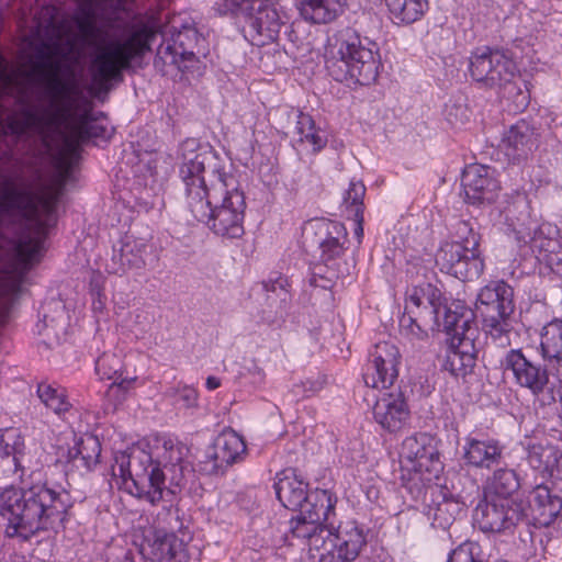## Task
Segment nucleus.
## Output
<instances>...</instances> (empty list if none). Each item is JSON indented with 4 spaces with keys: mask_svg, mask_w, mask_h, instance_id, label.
Masks as SVG:
<instances>
[{
    "mask_svg": "<svg viewBox=\"0 0 562 562\" xmlns=\"http://www.w3.org/2000/svg\"><path fill=\"white\" fill-rule=\"evenodd\" d=\"M210 150L198 148L195 139L182 144L180 177L184 186L186 204L196 221L204 223L216 235L238 238L244 234L246 202L235 176L213 172L209 188L206 167L211 166Z\"/></svg>",
    "mask_w": 562,
    "mask_h": 562,
    "instance_id": "nucleus-1",
    "label": "nucleus"
},
{
    "mask_svg": "<svg viewBox=\"0 0 562 562\" xmlns=\"http://www.w3.org/2000/svg\"><path fill=\"white\" fill-rule=\"evenodd\" d=\"M159 26L153 14L135 22L119 19L80 22L82 40L90 49L88 71L91 82L88 91L94 97L106 93L111 82L121 80L123 70L130 68L134 59L150 50Z\"/></svg>",
    "mask_w": 562,
    "mask_h": 562,
    "instance_id": "nucleus-2",
    "label": "nucleus"
},
{
    "mask_svg": "<svg viewBox=\"0 0 562 562\" xmlns=\"http://www.w3.org/2000/svg\"><path fill=\"white\" fill-rule=\"evenodd\" d=\"M148 447L149 451L134 447L128 451L116 452L112 476L120 488L156 504L162 499L166 490L165 470L171 474V484H181L188 449L179 441L164 436L153 437Z\"/></svg>",
    "mask_w": 562,
    "mask_h": 562,
    "instance_id": "nucleus-3",
    "label": "nucleus"
},
{
    "mask_svg": "<svg viewBox=\"0 0 562 562\" xmlns=\"http://www.w3.org/2000/svg\"><path fill=\"white\" fill-rule=\"evenodd\" d=\"M71 507L66 491L43 486L29 490L8 487L0 494V515L7 521L9 537L29 539L40 530L57 531Z\"/></svg>",
    "mask_w": 562,
    "mask_h": 562,
    "instance_id": "nucleus-4",
    "label": "nucleus"
},
{
    "mask_svg": "<svg viewBox=\"0 0 562 562\" xmlns=\"http://www.w3.org/2000/svg\"><path fill=\"white\" fill-rule=\"evenodd\" d=\"M291 530L294 537L307 539L311 562H352L367 544V536L355 520L329 528L300 514Z\"/></svg>",
    "mask_w": 562,
    "mask_h": 562,
    "instance_id": "nucleus-5",
    "label": "nucleus"
},
{
    "mask_svg": "<svg viewBox=\"0 0 562 562\" xmlns=\"http://www.w3.org/2000/svg\"><path fill=\"white\" fill-rule=\"evenodd\" d=\"M334 40L333 58L327 61L333 78L362 86L374 82L381 66L376 44L351 29L339 31Z\"/></svg>",
    "mask_w": 562,
    "mask_h": 562,
    "instance_id": "nucleus-6",
    "label": "nucleus"
},
{
    "mask_svg": "<svg viewBox=\"0 0 562 562\" xmlns=\"http://www.w3.org/2000/svg\"><path fill=\"white\" fill-rule=\"evenodd\" d=\"M47 234H0V313L20 292L27 271L40 261Z\"/></svg>",
    "mask_w": 562,
    "mask_h": 562,
    "instance_id": "nucleus-7",
    "label": "nucleus"
},
{
    "mask_svg": "<svg viewBox=\"0 0 562 562\" xmlns=\"http://www.w3.org/2000/svg\"><path fill=\"white\" fill-rule=\"evenodd\" d=\"M514 291L504 281H492L481 289L476 310L485 333L499 346L509 345V317L514 312Z\"/></svg>",
    "mask_w": 562,
    "mask_h": 562,
    "instance_id": "nucleus-8",
    "label": "nucleus"
},
{
    "mask_svg": "<svg viewBox=\"0 0 562 562\" xmlns=\"http://www.w3.org/2000/svg\"><path fill=\"white\" fill-rule=\"evenodd\" d=\"M400 462L403 470L418 475L422 482H431L441 470L434 439L427 434L414 435L403 441Z\"/></svg>",
    "mask_w": 562,
    "mask_h": 562,
    "instance_id": "nucleus-9",
    "label": "nucleus"
},
{
    "mask_svg": "<svg viewBox=\"0 0 562 562\" xmlns=\"http://www.w3.org/2000/svg\"><path fill=\"white\" fill-rule=\"evenodd\" d=\"M469 71L473 80L484 87L499 88L514 79L517 67L503 50L485 48L471 55Z\"/></svg>",
    "mask_w": 562,
    "mask_h": 562,
    "instance_id": "nucleus-10",
    "label": "nucleus"
},
{
    "mask_svg": "<svg viewBox=\"0 0 562 562\" xmlns=\"http://www.w3.org/2000/svg\"><path fill=\"white\" fill-rule=\"evenodd\" d=\"M525 517V509L515 498H495L483 495L477 503L473 519L484 532H502L518 525Z\"/></svg>",
    "mask_w": 562,
    "mask_h": 562,
    "instance_id": "nucleus-11",
    "label": "nucleus"
},
{
    "mask_svg": "<svg viewBox=\"0 0 562 562\" xmlns=\"http://www.w3.org/2000/svg\"><path fill=\"white\" fill-rule=\"evenodd\" d=\"M504 367L512 371L518 385L528 389L540 402L543 404L555 402L558 392L549 380L547 369L528 360L520 350L508 351Z\"/></svg>",
    "mask_w": 562,
    "mask_h": 562,
    "instance_id": "nucleus-12",
    "label": "nucleus"
},
{
    "mask_svg": "<svg viewBox=\"0 0 562 562\" xmlns=\"http://www.w3.org/2000/svg\"><path fill=\"white\" fill-rule=\"evenodd\" d=\"M435 260L441 271L462 281L477 279L484 270L480 251H468L460 244L450 241L440 246Z\"/></svg>",
    "mask_w": 562,
    "mask_h": 562,
    "instance_id": "nucleus-13",
    "label": "nucleus"
},
{
    "mask_svg": "<svg viewBox=\"0 0 562 562\" xmlns=\"http://www.w3.org/2000/svg\"><path fill=\"white\" fill-rule=\"evenodd\" d=\"M371 358V364L363 375L366 385L373 389L390 387L398 375L401 361L398 348L390 341L378 342Z\"/></svg>",
    "mask_w": 562,
    "mask_h": 562,
    "instance_id": "nucleus-14",
    "label": "nucleus"
},
{
    "mask_svg": "<svg viewBox=\"0 0 562 562\" xmlns=\"http://www.w3.org/2000/svg\"><path fill=\"white\" fill-rule=\"evenodd\" d=\"M462 187L468 203L482 204L493 202L499 190V183L490 167L468 166L462 173Z\"/></svg>",
    "mask_w": 562,
    "mask_h": 562,
    "instance_id": "nucleus-15",
    "label": "nucleus"
},
{
    "mask_svg": "<svg viewBox=\"0 0 562 562\" xmlns=\"http://www.w3.org/2000/svg\"><path fill=\"white\" fill-rule=\"evenodd\" d=\"M479 336V328H471L462 338H450L443 363L445 370L456 378H464L471 373L476 363Z\"/></svg>",
    "mask_w": 562,
    "mask_h": 562,
    "instance_id": "nucleus-16",
    "label": "nucleus"
},
{
    "mask_svg": "<svg viewBox=\"0 0 562 562\" xmlns=\"http://www.w3.org/2000/svg\"><path fill=\"white\" fill-rule=\"evenodd\" d=\"M246 452V443L241 436L228 429L220 434L212 451L207 453L204 470L209 473L223 472Z\"/></svg>",
    "mask_w": 562,
    "mask_h": 562,
    "instance_id": "nucleus-17",
    "label": "nucleus"
},
{
    "mask_svg": "<svg viewBox=\"0 0 562 562\" xmlns=\"http://www.w3.org/2000/svg\"><path fill=\"white\" fill-rule=\"evenodd\" d=\"M199 40L195 29L184 27L173 37L172 44L158 47L155 65L157 66L161 61L164 65H176L179 69L187 68V65H182V63L195 58L194 48Z\"/></svg>",
    "mask_w": 562,
    "mask_h": 562,
    "instance_id": "nucleus-18",
    "label": "nucleus"
},
{
    "mask_svg": "<svg viewBox=\"0 0 562 562\" xmlns=\"http://www.w3.org/2000/svg\"><path fill=\"white\" fill-rule=\"evenodd\" d=\"M504 446L494 438L467 437L463 445V460L467 465L490 470L501 463Z\"/></svg>",
    "mask_w": 562,
    "mask_h": 562,
    "instance_id": "nucleus-19",
    "label": "nucleus"
},
{
    "mask_svg": "<svg viewBox=\"0 0 562 562\" xmlns=\"http://www.w3.org/2000/svg\"><path fill=\"white\" fill-rule=\"evenodd\" d=\"M373 416L390 432L403 429L408 422L409 411L402 393H386L378 398L373 406Z\"/></svg>",
    "mask_w": 562,
    "mask_h": 562,
    "instance_id": "nucleus-20",
    "label": "nucleus"
},
{
    "mask_svg": "<svg viewBox=\"0 0 562 562\" xmlns=\"http://www.w3.org/2000/svg\"><path fill=\"white\" fill-rule=\"evenodd\" d=\"M246 19L250 30L261 37V44L274 41L283 24L277 5L269 0H255Z\"/></svg>",
    "mask_w": 562,
    "mask_h": 562,
    "instance_id": "nucleus-21",
    "label": "nucleus"
},
{
    "mask_svg": "<svg viewBox=\"0 0 562 562\" xmlns=\"http://www.w3.org/2000/svg\"><path fill=\"white\" fill-rule=\"evenodd\" d=\"M502 142L505 155L513 161H520L538 147V134L533 126L521 120L510 126Z\"/></svg>",
    "mask_w": 562,
    "mask_h": 562,
    "instance_id": "nucleus-22",
    "label": "nucleus"
},
{
    "mask_svg": "<svg viewBox=\"0 0 562 562\" xmlns=\"http://www.w3.org/2000/svg\"><path fill=\"white\" fill-rule=\"evenodd\" d=\"M440 291L430 283L412 286L406 292L405 311L416 313L424 325L430 318H438L440 312Z\"/></svg>",
    "mask_w": 562,
    "mask_h": 562,
    "instance_id": "nucleus-23",
    "label": "nucleus"
},
{
    "mask_svg": "<svg viewBox=\"0 0 562 562\" xmlns=\"http://www.w3.org/2000/svg\"><path fill=\"white\" fill-rule=\"evenodd\" d=\"M426 325L451 334V338H462L471 328H477L475 322L472 319L471 311L465 310L459 304H456L454 308H452V305L447 306L440 304L438 318H430Z\"/></svg>",
    "mask_w": 562,
    "mask_h": 562,
    "instance_id": "nucleus-24",
    "label": "nucleus"
},
{
    "mask_svg": "<svg viewBox=\"0 0 562 562\" xmlns=\"http://www.w3.org/2000/svg\"><path fill=\"white\" fill-rule=\"evenodd\" d=\"M528 503L535 522L542 527L551 525L562 509V499L544 485H537L530 492Z\"/></svg>",
    "mask_w": 562,
    "mask_h": 562,
    "instance_id": "nucleus-25",
    "label": "nucleus"
},
{
    "mask_svg": "<svg viewBox=\"0 0 562 562\" xmlns=\"http://www.w3.org/2000/svg\"><path fill=\"white\" fill-rule=\"evenodd\" d=\"M506 223L519 244H531L535 232L541 228L531 215L530 206L525 199L516 201L506 213Z\"/></svg>",
    "mask_w": 562,
    "mask_h": 562,
    "instance_id": "nucleus-26",
    "label": "nucleus"
},
{
    "mask_svg": "<svg viewBox=\"0 0 562 562\" xmlns=\"http://www.w3.org/2000/svg\"><path fill=\"white\" fill-rule=\"evenodd\" d=\"M307 484L293 470H284L278 474L274 490L280 503L291 510H299L306 499Z\"/></svg>",
    "mask_w": 562,
    "mask_h": 562,
    "instance_id": "nucleus-27",
    "label": "nucleus"
},
{
    "mask_svg": "<svg viewBox=\"0 0 562 562\" xmlns=\"http://www.w3.org/2000/svg\"><path fill=\"white\" fill-rule=\"evenodd\" d=\"M101 443L93 435H85L76 440L64 456L66 462L79 473L91 471L99 462Z\"/></svg>",
    "mask_w": 562,
    "mask_h": 562,
    "instance_id": "nucleus-28",
    "label": "nucleus"
},
{
    "mask_svg": "<svg viewBox=\"0 0 562 562\" xmlns=\"http://www.w3.org/2000/svg\"><path fill=\"white\" fill-rule=\"evenodd\" d=\"M347 0H299L301 16L314 24H327L344 13Z\"/></svg>",
    "mask_w": 562,
    "mask_h": 562,
    "instance_id": "nucleus-29",
    "label": "nucleus"
},
{
    "mask_svg": "<svg viewBox=\"0 0 562 562\" xmlns=\"http://www.w3.org/2000/svg\"><path fill=\"white\" fill-rule=\"evenodd\" d=\"M296 147L299 151L308 154H317L327 144V137L324 131L315 126V122L311 115L300 113L296 121Z\"/></svg>",
    "mask_w": 562,
    "mask_h": 562,
    "instance_id": "nucleus-30",
    "label": "nucleus"
},
{
    "mask_svg": "<svg viewBox=\"0 0 562 562\" xmlns=\"http://www.w3.org/2000/svg\"><path fill=\"white\" fill-rule=\"evenodd\" d=\"M336 502L337 498L329 491L315 490L306 496L299 512L303 517L323 525V522L329 521Z\"/></svg>",
    "mask_w": 562,
    "mask_h": 562,
    "instance_id": "nucleus-31",
    "label": "nucleus"
},
{
    "mask_svg": "<svg viewBox=\"0 0 562 562\" xmlns=\"http://www.w3.org/2000/svg\"><path fill=\"white\" fill-rule=\"evenodd\" d=\"M148 554L156 562H170L184 557L186 544L172 532L157 530L148 543Z\"/></svg>",
    "mask_w": 562,
    "mask_h": 562,
    "instance_id": "nucleus-32",
    "label": "nucleus"
},
{
    "mask_svg": "<svg viewBox=\"0 0 562 562\" xmlns=\"http://www.w3.org/2000/svg\"><path fill=\"white\" fill-rule=\"evenodd\" d=\"M316 234L322 237L319 248L324 262L327 263L344 252L340 236L345 238V228L341 224L336 222H319L316 224Z\"/></svg>",
    "mask_w": 562,
    "mask_h": 562,
    "instance_id": "nucleus-33",
    "label": "nucleus"
},
{
    "mask_svg": "<svg viewBox=\"0 0 562 562\" xmlns=\"http://www.w3.org/2000/svg\"><path fill=\"white\" fill-rule=\"evenodd\" d=\"M463 504L450 496H442L441 501L428 506L427 515L435 528L448 529L461 514Z\"/></svg>",
    "mask_w": 562,
    "mask_h": 562,
    "instance_id": "nucleus-34",
    "label": "nucleus"
},
{
    "mask_svg": "<svg viewBox=\"0 0 562 562\" xmlns=\"http://www.w3.org/2000/svg\"><path fill=\"white\" fill-rule=\"evenodd\" d=\"M396 23H413L427 10V0H383Z\"/></svg>",
    "mask_w": 562,
    "mask_h": 562,
    "instance_id": "nucleus-35",
    "label": "nucleus"
},
{
    "mask_svg": "<svg viewBox=\"0 0 562 562\" xmlns=\"http://www.w3.org/2000/svg\"><path fill=\"white\" fill-rule=\"evenodd\" d=\"M519 488V479L514 470L498 469L494 472L486 485L483 495L495 498H514V493Z\"/></svg>",
    "mask_w": 562,
    "mask_h": 562,
    "instance_id": "nucleus-36",
    "label": "nucleus"
},
{
    "mask_svg": "<svg viewBox=\"0 0 562 562\" xmlns=\"http://www.w3.org/2000/svg\"><path fill=\"white\" fill-rule=\"evenodd\" d=\"M541 350L546 359L562 363V321H553L543 327Z\"/></svg>",
    "mask_w": 562,
    "mask_h": 562,
    "instance_id": "nucleus-37",
    "label": "nucleus"
},
{
    "mask_svg": "<svg viewBox=\"0 0 562 562\" xmlns=\"http://www.w3.org/2000/svg\"><path fill=\"white\" fill-rule=\"evenodd\" d=\"M552 229L549 226L541 225V228L535 232L530 248L536 255L538 261L547 265L549 258L555 250L560 249L562 237L552 236Z\"/></svg>",
    "mask_w": 562,
    "mask_h": 562,
    "instance_id": "nucleus-38",
    "label": "nucleus"
},
{
    "mask_svg": "<svg viewBox=\"0 0 562 562\" xmlns=\"http://www.w3.org/2000/svg\"><path fill=\"white\" fill-rule=\"evenodd\" d=\"M37 395L41 402L57 415L68 412L71 407L65 389L59 385L42 382L37 386Z\"/></svg>",
    "mask_w": 562,
    "mask_h": 562,
    "instance_id": "nucleus-39",
    "label": "nucleus"
},
{
    "mask_svg": "<svg viewBox=\"0 0 562 562\" xmlns=\"http://www.w3.org/2000/svg\"><path fill=\"white\" fill-rule=\"evenodd\" d=\"M557 448L550 445H531L528 447L527 460L530 467L542 473H550Z\"/></svg>",
    "mask_w": 562,
    "mask_h": 562,
    "instance_id": "nucleus-40",
    "label": "nucleus"
},
{
    "mask_svg": "<svg viewBox=\"0 0 562 562\" xmlns=\"http://www.w3.org/2000/svg\"><path fill=\"white\" fill-rule=\"evenodd\" d=\"M454 239L450 243L460 244L468 251H479V235L474 232L470 223L465 221H459L454 225Z\"/></svg>",
    "mask_w": 562,
    "mask_h": 562,
    "instance_id": "nucleus-41",
    "label": "nucleus"
},
{
    "mask_svg": "<svg viewBox=\"0 0 562 562\" xmlns=\"http://www.w3.org/2000/svg\"><path fill=\"white\" fill-rule=\"evenodd\" d=\"M147 249L148 245L143 240H136L133 245L127 244L121 255L123 265L134 269L143 268L146 263Z\"/></svg>",
    "mask_w": 562,
    "mask_h": 562,
    "instance_id": "nucleus-42",
    "label": "nucleus"
},
{
    "mask_svg": "<svg viewBox=\"0 0 562 562\" xmlns=\"http://www.w3.org/2000/svg\"><path fill=\"white\" fill-rule=\"evenodd\" d=\"M422 319L416 313L405 312L400 319L401 334L412 340H423L427 337V331L418 323Z\"/></svg>",
    "mask_w": 562,
    "mask_h": 562,
    "instance_id": "nucleus-43",
    "label": "nucleus"
},
{
    "mask_svg": "<svg viewBox=\"0 0 562 562\" xmlns=\"http://www.w3.org/2000/svg\"><path fill=\"white\" fill-rule=\"evenodd\" d=\"M366 187L361 181H351L344 196V205L353 214L357 209L363 210Z\"/></svg>",
    "mask_w": 562,
    "mask_h": 562,
    "instance_id": "nucleus-44",
    "label": "nucleus"
},
{
    "mask_svg": "<svg viewBox=\"0 0 562 562\" xmlns=\"http://www.w3.org/2000/svg\"><path fill=\"white\" fill-rule=\"evenodd\" d=\"M157 157L154 153H143L137 156V161L133 165L135 176L140 178L153 177L156 173Z\"/></svg>",
    "mask_w": 562,
    "mask_h": 562,
    "instance_id": "nucleus-45",
    "label": "nucleus"
},
{
    "mask_svg": "<svg viewBox=\"0 0 562 562\" xmlns=\"http://www.w3.org/2000/svg\"><path fill=\"white\" fill-rule=\"evenodd\" d=\"M97 373L102 379H113L120 370V360L112 353H103L95 362Z\"/></svg>",
    "mask_w": 562,
    "mask_h": 562,
    "instance_id": "nucleus-46",
    "label": "nucleus"
},
{
    "mask_svg": "<svg viewBox=\"0 0 562 562\" xmlns=\"http://www.w3.org/2000/svg\"><path fill=\"white\" fill-rule=\"evenodd\" d=\"M170 395L176 397V402L183 408H195L199 405V394L195 389L189 385H182L170 390Z\"/></svg>",
    "mask_w": 562,
    "mask_h": 562,
    "instance_id": "nucleus-47",
    "label": "nucleus"
},
{
    "mask_svg": "<svg viewBox=\"0 0 562 562\" xmlns=\"http://www.w3.org/2000/svg\"><path fill=\"white\" fill-rule=\"evenodd\" d=\"M476 550L477 547L472 542L462 543L451 552L448 562H481Z\"/></svg>",
    "mask_w": 562,
    "mask_h": 562,
    "instance_id": "nucleus-48",
    "label": "nucleus"
},
{
    "mask_svg": "<svg viewBox=\"0 0 562 562\" xmlns=\"http://www.w3.org/2000/svg\"><path fill=\"white\" fill-rule=\"evenodd\" d=\"M254 1L255 0H224V8L221 10V13L243 14L247 18L251 11Z\"/></svg>",
    "mask_w": 562,
    "mask_h": 562,
    "instance_id": "nucleus-49",
    "label": "nucleus"
},
{
    "mask_svg": "<svg viewBox=\"0 0 562 562\" xmlns=\"http://www.w3.org/2000/svg\"><path fill=\"white\" fill-rule=\"evenodd\" d=\"M326 382V376L318 374L315 378L306 379L300 385H296V387H302L304 396H312L319 392L325 386Z\"/></svg>",
    "mask_w": 562,
    "mask_h": 562,
    "instance_id": "nucleus-50",
    "label": "nucleus"
},
{
    "mask_svg": "<svg viewBox=\"0 0 562 562\" xmlns=\"http://www.w3.org/2000/svg\"><path fill=\"white\" fill-rule=\"evenodd\" d=\"M547 266L555 273L562 276V243L560 249L555 250Z\"/></svg>",
    "mask_w": 562,
    "mask_h": 562,
    "instance_id": "nucleus-51",
    "label": "nucleus"
},
{
    "mask_svg": "<svg viewBox=\"0 0 562 562\" xmlns=\"http://www.w3.org/2000/svg\"><path fill=\"white\" fill-rule=\"evenodd\" d=\"M352 218L356 224L355 235L357 236L358 241L360 243L363 236V210L357 209L356 212L352 214Z\"/></svg>",
    "mask_w": 562,
    "mask_h": 562,
    "instance_id": "nucleus-52",
    "label": "nucleus"
},
{
    "mask_svg": "<svg viewBox=\"0 0 562 562\" xmlns=\"http://www.w3.org/2000/svg\"><path fill=\"white\" fill-rule=\"evenodd\" d=\"M552 465L549 475L562 481V451L557 450Z\"/></svg>",
    "mask_w": 562,
    "mask_h": 562,
    "instance_id": "nucleus-53",
    "label": "nucleus"
},
{
    "mask_svg": "<svg viewBox=\"0 0 562 562\" xmlns=\"http://www.w3.org/2000/svg\"><path fill=\"white\" fill-rule=\"evenodd\" d=\"M206 389L210 391L216 390L221 386V380L214 375H210L206 379Z\"/></svg>",
    "mask_w": 562,
    "mask_h": 562,
    "instance_id": "nucleus-54",
    "label": "nucleus"
}]
</instances>
